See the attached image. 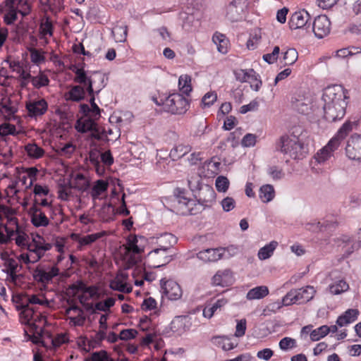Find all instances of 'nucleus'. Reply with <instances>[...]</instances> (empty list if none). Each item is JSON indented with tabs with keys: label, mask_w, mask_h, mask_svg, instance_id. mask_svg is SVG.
Instances as JSON below:
<instances>
[{
	"label": "nucleus",
	"mask_w": 361,
	"mask_h": 361,
	"mask_svg": "<svg viewBox=\"0 0 361 361\" xmlns=\"http://www.w3.org/2000/svg\"><path fill=\"white\" fill-rule=\"evenodd\" d=\"M348 92L342 85H334L324 90V117L329 122H335L343 118L347 106Z\"/></svg>",
	"instance_id": "obj_1"
},
{
	"label": "nucleus",
	"mask_w": 361,
	"mask_h": 361,
	"mask_svg": "<svg viewBox=\"0 0 361 361\" xmlns=\"http://www.w3.org/2000/svg\"><path fill=\"white\" fill-rule=\"evenodd\" d=\"M304 133L307 134L301 127H295L290 135H283L280 137L276 143V149L289 158L302 159L306 153L302 140Z\"/></svg>",
	"instance_id": "obj_2"
},
{
	"label": "nucleus",
	"mask_w": 361,
	"mask_h": 361,
	"mask_svg": "<svg viewBox=\"0 0 361 361\" xmlns=\"http://www.w3.org/2000/svg\"><path fill=\"white\" fill-rule=\"evenodd\" d=\"M352 130L353 123L350 121L345 122L329 143L319 152H317L315 156L316 160L319 163H324L328 160L331 157L332 152L339 147L341 142Z\"/></svg>",
	"instance_id": "obj_3"
},
{
	"label": "nucleus",
	"mask_w": 361,
	"mask_h": 361,
	"mask_svg": "<svg viewBox=\"0 0 361 361\" xmlns=\"http://www.w3.org/2000/svg\"><path fill=\"white\" fill-rule=\"evenodd\" d=\"M190 190L195 192L197 201L209 207L215 201L216 192L212 187L207 184H202L200 179L193 181L188 180Z\"/></svg>",
	"instance_id": "obj_4"
},
{
	"label": "nucleus",
	"mask_w": 361,
	"mask_h": 361,
	"mask_svg": "<svg viewBox=\"0 0 361 361\" xmlns=\"http://www.w3.org/2000/svg\"><path fill=\"white\" fill-rule=\"evenodd\" d=\"M164 111L172 114H183L189 109L188 99L180 93H172L165 97Z\"/></svg>",
	"instance_id": "obj_5"
},
{
	"label": "nucleus",
	"mask_w": 361,
	"mask_h": 361,
	"mask_svg": "<svg viewBox=\"0 0 361 361\" xmlns=\"http://www.w3.org/2000/svg\"><path fill=\"white\" fill-rule=\"evenodd\" d=\"M176 253L173 250L157 247L150 251L147 256V263L149 267L159 268L171 262Z\"/></svg>",
	"instance_id": "obj_6"
},
{
	"label": "nucleus",
	"mask_w": 361,
	"mask_h": 361,
	"mask_svg": "<svg viewBox=\"0 0 361 361\" xmlns=\"http://www.w3.org/2000/svg\"><path fill=\"white\" fill-rule=\"evenodd\" d=\"M249 5L248 0H232L226 9V17L231 22L240 20Z\"/></svg>",
	"instance_id": "obj_7"
},
{
	"label": "nucleus",
	"mask_w": 361,
	"mask_h": 361,
	"mask_svg": "<svg viewBox=\"0 0 361 361\" xmlns=\"http://www.w3.org/2000/svg\"><path fill=\"white\" fill-rule=\"evenodd\" d=\"M345 154L350 159L361 161L360 135L355 133L350 137L345 146Z\"/></svg>",
	"instance_id": "obj_8"
},
{
	"label": "nucleus",
	"mask_w": 361,
	"mask_h": 361,
	"mask_svg": "<svg viewBox=\"0 0 361 361\" xmlns=\"http://www.w3.org/2000/svg\"><path fill=\"white\" fill-rule=\"evenodd\" d=\"M172 204L173 208L176 210L177 214L180 215H187L188 206H190V204H194V200L185 197L184 195V191L180 188H176L174 191Z\"/></svg>",
	"instance_id": "obj_9"
},
{
	"label": "nucleus",
	"mask_w": 361,
	"mask_h": 361,
	"mask_svg": "<svg viewBox=\"0 0 361 361\" xmlns=\"http://www.w3.org/2000/svg\"><path fill=\"white\" fill-rule=\"evenodd\" d=\"M331 22L325 15L318 16L314 18L312 30L315 36L319 39L326 36L330 32Z\"/></svg>",
	"instance_id": "obj_10"
},
{
	"label": "nucleus",
	"mask_w": 361,
	"mask_h": 361,
	"mask_svg": "<svg viewBox=\"0 0 361 361\" xmlns=\"http://www.w3.org/2000/svg\"><path fill=\"white\" fill-rule=\"evenodd\" d=\"M161 288L162 293L171 300H176L182 295L180 286L173 281H164L163 279L161 280Z\"/></svg>",
	"instance_id": "obj_11"
},
{
	"label": "nucleus",
	"mask_w": 361,
	"mask_h": 361,
	"mask_svg": "<svg viewBox=\"0 0 361 361\" xmlns=\"http://www.w3.org/2000/svg\"><path fill=\"white\" fill-rule=\"evenodd\" d=\"M225 250L222 247L207 248L197 253V257L204 262H214L222 258Z\"/></svg>",
	"instance_id": "obj_12"
},
{
	"label": "nucleus",
	"mask_w": 361,
	"mask_h": 361,
	"mask_svg": "<svg viewBox=\"0 0 361 361\" xmlns=\"http://www.w3.org/2000/svg\"><path fill=\"white\" fill-rule=\"evenodd\" d=\"M310 19V16L305 10L295 11L292 14L288 24L292 30L302 28L307 25V22Z\"/></svg>",
	"instance_id": "obj_13"
},
{
	"label": "nucleus",
	"mask_w": 361,
	"mask_h": 361,
	"mask_svg": "<svg viewBox=\"0 0 361 361\" xmlns=\"http://www.w3.org/2000/svg\"><path fill=\"white\" fill-rule=\"evenodd\" d=\"M31 222L35 227H45L49 224V219L39 207H30L28 212Z\"/></svg>",
	"instance_id": "obj_14"
},
{
	"label": "nucleus",
	"mask_w": 361,
	"mask_h": 361,
	"mask_svg": "<svg viewBox=\"0 0 361 361\" xmlns=\"http://www.w3.org/2000/svg\"><path fill=\"white\" fill-rule=\"evenodd\" d=\"M47 103L44 99H39L26 104V109L30 116H38L43 115L47 110Z\"/></svg>",
	"instance_id": "obj_15"
},
{
	"label": "nucleus",
	"mask_w": 361,
	"mask_h": 361,
	"mask_svg": "<svg viewBox=\"0 0 361 361\" xmlns=\"http://www.w3.org/2000/svg\"><path fill=\"white\" fill-rule=\"evenodd\" d=\"M296 291L298 304H303L311 300L316 293L313 286H307L304 288L294 289Z\"/></svg>",
	"instance_id": "obj_16"
},
{
	"label": "nucleus",
	"mask_w": 361,
	"mask_h": 361,
	"mask_svg": "<svg viewBox=\"0 0 361 361\" xmlns=\"http://www.w3.org/2000/svg\"><path fill=\"white\" fill-rule=\"evenodd\" d=\"M357 309H348L336 320V324L341 327L350 324L357 319L359 315Z\"/></svg>",
	"instance_id": "obj_17"
},
{
	"label": "nucleus",
	"mask_w": 361,
	"mask_h": 361,
	"mask_svg": "<svg viewBox=\"0 0 361 361\" xmlns=\"http://www.w3.org/2000/svg\"><path fill=\"white\" fill-rule=\"evenodd\" d=\"M291 106L293 109L300 114H307L310 109L309 99L300 95L293 97L291 99Z\"/></svg>",
	"instance_id": "obj_18"
},
{
	"label": "nucleus",
	"mask_w": 361,
	"mask_h": 361,
	"mask_svg": "<svg viewBox=\"0 0 361 361\" xmlns=\"http://www.w3.org/2000/svg\"><path fill=\"white\" fill-rule=\"evenodd\" d=\"M70 188L77 189L79 191H86L90 183L85 176L82 173H77L73 180L68 182Z\"/></svg>",
	"instance_id": "obj_19"
},
{
	"label": "nucleus",
	"mask_w": 361,
	"mask_h": 361,
	"mask_svg": "<svg viewBox=\"0 0 361 361\" xmlns=\"http://www.w3.org/2000/svg\"><path fill=\"white\" fill-rule=\"evenodd\" d=\"M85 97V90L80 85L73 86L71 89L65 94L66 100H71L76 102L83 100Z\"/></svg>",
	"instance_id": "obj_20"
},
{
	"label": "nucleus",
	"mask_w": 361,
	"mask_h": 361,
	"mask_svg": "<svg viewBox=\"0 0 361 361\" xmlns=\"http://www.w3.org/2000/svg\"><path fill=\"white\" fill-rule=\"evenodd\" d=\"M138 238L145 239L143 236L130 235L127 239V246L126 247V254L132 252L133 254H140L143 252V248H141L138 245Z\"/></svg>",
	"instance_id": "obj_21"
},
{
	"label": "nucleus",
	"mask_w": 361,
	"mask_h": 361,
	"mask_svg": "<svg viewBox=\"0 0 361 361\" xmlns=\"http://www.w3.org/2000/svg\"><path fill=\"white\" fill-rule=\"evenodd\" d=\"M101 152L97 148L91 149L89 152V160L90 163L95 168L96 172L99 175H102L104 173V167L100 164Z\"/></svg>",
	"instance_id": "obj_22"
},
{
	"label": "nucleus",
	"mask_w": 361,
	"mask_h": 361,
	"mask_svg": "<svg viewBox=\"0 0 361 361\" xmlns=\"http://www.w3.org/2000/svg\"><path fill=\"white\" fill-rule=\"evenodd\" d=\"M178 238L172 233H165L161 235L158 242V247L173 250V246L176 244Z\"/></svg>",
	"instance_id": "obj_23"
},
{
	"label": "nucleus",
	"mask_w": 361,
	"mask_h": 361,
	"mask_svg": "<svg viewBox=\"0 0 361 361\" xmlns=\"http://www.w3.org/2000/svg\"><path fill=\"white\" fill-rule=\"evenodd\" d=\"M20 317L22 320V322L30 325L35 328H37L35 322H37V319H35V309L33 307H30L27 306L25 309L20 311Z\"/></svg>",
	"instance_id": "obj_24"
},
{
	"label": "nucleus",
	"mask_w": 361,
	"mask_h": 361,
	"mask_svg": "<svg viewBox=\"0 0 361 361\" xmlns=\"http://www.w3.org/2000/svg\"><path fill=\"white\" fill-rule=\"evenodd\" d=\"M97 125L94 119L88 118L84 121L78 120L75 128L78 132L87 133V131L97 130Z\"/></svg>",
	"instance_id": "obj_25"
},
{
	"label": "nucleus",
	"mask_w": 361,
	"mask_h": 361,
	"mask_svg": "<svg viewBox=\"0 0 361 361\" xmlns=\"http://www.w3.org/2000/svg\"><path fill=\"white\" fill-rule=\"evenodd\" d=\"M192 147L189 145H178L171 150L169 157L173 161H176L189 153Z\"/></svg>",
	"instance_id": "obj_26"
},
{
	"label": "nucleus",
	"mask_w": 361,
	"mask_h": 361,
	"mask_svg": "<svg viewBox=\"0 0 361 361\" xmlns=\"http://www.w3.org/2000/svg\"><path fill=\"white\" fill-rule=\"evenodd\" d=\"M228 302V300L222 298L218 299L212 306H206L203 310V316L206 318L210 319L214 315V312L222 307L225 306Z\"/></svg>",
	"instance_id": "obj_27"
},
{
	"label": "nucleus",
	"mask_w": 361,
	"mask_h": 361,
	"mask_svg": "<svg viewBox=\"0 0 361 361\" xmlns=\"http://www.w3.org/2000/svg\"><path fill=\"white\" fill-rule=\"evenodd\" d=\"M269 294V289L265 286H257L250 289L246 295L247 300H257L264 298Z\"/></svg>",
	"instance_id": "obj_28"
},
{
	"label": "nucleus",
	"mask_w": 361,
	"mask_h": 361,
	"mask_svg": "<svg viewBox=\"0 0 361 361\" xmlns=\"http://www.w3.org/2000/svg\"><path fill=\"white\" fill-rule=\"evenodd\" d=\"M111 34L116 42H124L128 35V26L126 25H116L113 27Z\"/></svg>",
	"instance_id": "obj_29"
},
{
	"label": "nucleus",
	"mask_w": 361,
	"mask_h": 361,
	"mask_svg": "<svg viewBox=\"0 0 361 361\" xmlns=\"http://www.w3.org/2000/svg\"><path fill=\"white\" fill-rule=\"evenodd\" d=\"M71 69L75 74L73 79L75 82L86 85L89 83V80H92V76L87 75V72L83 68H77L74 66Z\"/></svg>",
	"instance_id": "obj_30"
},
{
	"label": "nucleus",
	"mask_w": 361,
	"mask_h": 361,
	"mask_svg": "<svg viewBox=\"0 0 361 361\" xmlns=\"http://www.w3.org/2000/svg\"><path fill=\"white\" fill-rule=\"evenodd\" d=\"M212 40L217 46V49L219 52L222 54L228 52V40L224 35L216 32L213 35Z\"/></svg>",
	"instance_id": "obj_31"
},
{
	"label": "nucleus",
	"mask_w": 361,
	"mask_h": 361,
	"mask_svg": "<svg viewBox=\"0 0 361 361\" xmlns=\"http://www.w3.org/2000/svg\"><path fill=\"white\" fill-rule=\"evenodd\" d=\"M231 271L225 269L218 271L212 277V284L214 286H225L227 285L228 279L231 276Z\"/></svg>",
	"instance_id": "obj_32"
},
{
	"label": "nucleus",
	"mask_w": 361,
	"mask_h": 361,
	"mask_svg": "<svg viewBox=\"0 0 361 361\" xmlns=\"http://www.w3.org/2000/svg\"><path fill=\"white\" fill-rule=\"evenodd\" d=\"M187 328L188 327L185 324V317H176L170 324L171 330L178 335L185 332L187 330Z\"/></svg>",
	"instance_id": "obj_33"
},
{
	"label": "nucleus",
	"mask_w": 361,
	"mask_h": 361,
	"mask_svg": "<svg viewBox=\"0 0 361 361\" xmlns=\"http://www.w3.org/2000/svg\"><path fill=\"white\" fill-rule=\"evenodd\" d=\"M277 245L278 243L273 240L263 247L260 248L257 254L259 259L261 260H265L269 258L273 255V252L276 248Z\"/></svg>",
	"instance_id": "obj_34"
},
{
	"label": "nucleus",
	"mask_w": 361,
	"mask_h": 361,
	"mask_svg": "<svg viewBox=\"0 0 361 361\" xmlns=\"http://www.w3.org/2000/svg\"><path fill=\"white\" fill-rule=\"evenodd\" d=\"M275 195L274 187L271 185H264L259 189V198L263 202L271 201Z\"/></svg>",
	"instance_id": "obj_35"
},
{
	"label": "nucleus",
	"mask_w": 361,
	"mask_h": 361,
	"mask_svg": "<svg viewBox=\"0 0 361 361\" xmlns=\"http://www.w3.org/2000/svg\"><path fill=\"white\" fill-rule=\"evenodd\" d=\"M212 341L214 344L226 351L234 348V344L231 341V339L226 336H213Z\"/></svg>",
	"instance_id": "obj_36"
},
{
	"label": "nucleus",
	"mask_w": 361,
	"mask_h": 361,
	"mask_svg": "<svg viewBox=\"0 0 361 361\" xmlns=\"http://www.w3.org/2000/svg\"><path fill=\"white\" fill-rule=\"evenodd\" d=\"M27 155L33 159H39L44 154V150L35 143H29L25 147Z\"/></svg>",
	"instance_id": "obj_37"
},
{
	"label": "nucleus",
	"mask_w": 361,
	"mask_h": 361,
	"mask_svg": "<svg viewBox=\"0 0 361 361\" xmlns=\"http://www.w3.org/2000/svg\"><path fill=\"white\" fill-rule=\"evenodd\" d=\"M108 183L103 180H98L92 187L91 196L93 200L99 198V196L107 190Z\"/></svg>",
	"instance_id": "obj_38"
},
{
	"label": "nucleus",
	"mask_w": 361,
	"mask_h": 361,
	"mask_svg": "<svg viewBox=\"0 0 361 361\" xmlns=\"http://www.w3.org/2000/svg\"><path fill=\"white\" fill-rule=\"evenodd\" d=\"M178 86L183 94L189 95L192 91L190 76L188 75H180L178 80Z\"/></svg>",
	"instance_id": "obj_39"
},
{
	"label": "nucleus",
	"mask_w": 361,
	"mask_h": 361,
	"mask_svg": "<svg viewBox=\"0 0 361 361\" xmlns=\"http://www.w3.org/2000/svg\"><path fill=\"white\" fill-rule=\"evenodd\" d=\"M333 225H334V223H329L328 221H324L323 223H321L319 221H318V222L314 221V222L307 223L305 225V228L307 230H308L310 231H312L314 233H317V232H320V231H324L326 229L327 227H329L330 226H333Z\"/></svg>",
	"instance_id": "obj_40"
},
{
	"label": "nucleus",
	"mask_w": 361,
	"mask_h": 361,
	"mask_svg": "<svg viewBox=\"0 0 361 361\" xmlns=\"http://www.w3.org/2000/svg\"><path fill=\"white\" fill-rule=\"evenodd\" d=\"M183 20V27L185 30H190L192 27L196 26L198 23V20L195 18V15L192 13H184L181 16Z\"/></svg>",
	"instance_id": "obj_41"
},
{
	"label": "nucleus",
	"mask_w": 361,
	"mask_h": 361,
	"mask_svg": "<svg viewBox=\"0 0 361 361\" xmlns=\"http://www.w3.org/2000/svg\"><path fill=\"white\" fill-rule=\"evenodd\" d=\"M18 12L20 13L23 16L27 15L26 12L18 11L16 8L8 9V12L4 16V23L8 25H13L18 18Z\"/></svg>",
	"instance_id": "obj_42"
},
{
	"label": "nucleus",
	"mask_w": 361,
	"mask_h": 361,
	"mask_svg": "<svg viewBox=\"0 0 361 361\" xmlns=\"http://www.w3.org/2000/svg\"><path fill=\"white\" fill-rule=\"evenodd\" d=\"M298 58V53L294 48H290L286 50L283 54V62L285 66L293 65Z\"/></svg>",
	"instance_id": "obj_43"
},
{
	"label": "nucleus",
	"mask_w": 361,
	"mask_h": 361,
	"mask_svg": "<svg viewBox=\"0 0 361 361\" xmlns=\"http://www.w3.org/2000/svg\"><path fill=\"white\" fill-rule=\"evenodd\" d=\"M329 334V329L327 325H323L317 329L312 330L310 332V339L313 341H317L322 338H324Z\"/></svg>",
	"instance_id": "obj_44"
},
{
	"label": "nucleus",
	"mask_w": 361,
	"mask_h": 361,
	"mask_svg": "<svg viewBox=\"0 0 361 361\" xmlns=\"http://www.w3.org/2000/svg\"><path fill=\"white\" fill-rule=\"evenodd\" d=\"M110 288L114 290H118L124 293H130L132 291V288L127 287V285L126 283H123L122 280H120L118 279V276H117L114 280L111 281Z\"/></svg>",
	"instance_id": "obj_45"
},
{
	"label": "nucleus",
	"mask_w": 361,
	"mask_h": 361,
	"mask_svg": "<svg viewBox=\"0 0 361 361\" xmlns=\"http://www.w3.org/2000/svg\"><path fill=\"white\" fill-rule=\"evenodd\" d=\"M349 288L348 284L343 280H340L335 284L329 286V290L334 295L341 294Z\"/></svg>",
	"instance_id": "obj_46"
},
{
	"label": "nucleus",
	"mask_w": 361,
	"mask_h": 361,
	"mask_svg": "<svg viewBox=\"0 0 361 361\" xmlns=\"http://www.w3.org/2000/svg\"><path fill=\"white\" fill-rule=\"evenodd\" d=\"M105 235V231L87 235L81 238L79 240V243L82 245H90L91 243L95 242L97 240L104 236Z\"/></svg>",
	"instance_id": "obj_47"
},
{
	"label": "nucleus",
	"mask_w": 361,
	"mask_h": 361,
	"mask_svg": "<svg viewBox=\"0 0 361 361\" xmlns=\"http://www.w3.org/2000/svg\"><path fill=\"white\" fill-rule=\"evenodd\" d=\"M32 83L35 88L39 89L42 87L47 86L49 83V80L46 75L39 74L35 77L32 76Z\"/></svg>",
	"instance_id": "obj_48"
},
{
	"label": "nucleus",
	"mask_w": 361,
	"mask_h": 361,
	"mask_svg": "<svg viewBox=\"0 0 361 361\" xmlns=\"http://www.w3.org/2000/svg\"><path fill=\"white\" fill-rule=\"evenodd\" d=\"M13 301L16 303V307L18 310H23L28 305L27 295L20 294L13 298Z\"/></svg>",
	"instance_id": "obj_49"
},
{
	"label": "nucleus",
	"mask_w": 361,
	"mask_h": 361,
	"mask_svg": "<svg viewBox=\"0 0 361 361\" xmlns=\"http://www.w3.org/2000/svg\"><path fill=\"white\" fill-rule=\"evenodd\" d=\"M217 99V94L215 92H209L206 93L201 102V106L202 108L206 106H211Z\"/></svg>",
	"instance_id": "obj_50"
},
{
	"label": "nucleus",
	"mask_w": 361,
	"mask_h": 361,
	"mask_svg": "<svg viewBox=\"0 0 361 361\" xmlns=\"http://www.w3.org/2000/svg\"><path fill=\"white\" fill-rule=\"evenodd\" d=\"M83 361H114L113 359H109L106 351L101 350L92 354L91 357H85Z\"/></svg>",
	"instance_id": "obj_51"
},
{
	"label": "nucleus",
	"mask_w": 361,
	"mask_h": 361,
	"mask_svg": "<svg viewBox=\"0 0 361 361\" xmlns=\"http://www.w3.org/2000/svg\"><path fill=\"white\" fill-rule=\"evenodd\" d=\"M282 303L283 306H288L293 304H298L297 294L294 289H291L286 295L282 298Z\"/></svg>",
	"instance_id": "obj_52"
},
{
	"label": "nucleus",
	"mask_w": 361,
	"mask_h": 361,
	"mask_svg": "<svg viewBox=\"0 0 361 361\" xmlns=\"http://www.w3.org/2000/svg\"><path fill=\"white\" fill-rule=\"evenodd\" d=\"M4 109L5 112L8 115H13L17 109L11 106V100L9 98H3L0 102V110Z\"/></svg>",
	"instance_id": "obj_53"
},
{
	"label": "nucleus",
	"mask_w": 361,
	"mask_h": 361,
	"mask_svg": "<svg viewBox=\"0 0 361 361\" xmlns=\"http://www.w3.org/2000/svg\"><path fill=\"white\" fill-rule=\"evenodd\" d=\"M34 278L35 279V280L43 283H48L49 281H51L48 272L39 269H37L35 271Z\"/></svg>",
	"instance_id": "obj_54"
},
{
	"label": "nucleus",
	"mask_w": 361,
	"mask_h": 361,
	"mask_svg": "<svg viewBox=\"0 0 361 361\" xmlns=\"http://www.w3.org/2000/svg\"><path fill=\"white\" fill-rule=\"evenodd\" d=\"M215 185L219 192H224L228 188L229 181L226 177L221 176L216 179Z\"/></svg>",
	"instance_id": "obj_55"
},
{
	"label": "nucleus",
	"mask_w": 361,
	"mask_h": 361,
	"mask_svg": "<svg viewBox=\"0 0 361 361\" xmlns=\"http://www.w3.org/2000/svg\"><path fill=\"white\" fill-rule=\"evenodd\" d=\"M296 346V341L290 337H285L279 342V347L283 350H288Z\"/></svg>",
	"instance_id": "obj_56"
},
{
	"label": "nucleus",
	"mask_w": 361,
	"mask_h": 361,
	"mask_svg": "<svg viewBox=\"0 0 361 361\" xmlns=\"http://www.w3.org/2000/svg\"><path fill=\"white\" fill-rule=\"evenodd\" d=\"M16 128L14 125L11 123H3L0 125V135L6 136L8 135H16Z\"/></svg>",
	"instance_id": "obj_57"
},
{
	"label": "nucleus",
	"mask_w": 361,
	"mask_h": 361,
	"mask_svg": "<svg viewBox=\"0 0 361 361\" xmlns=\"http://www.w3.org/2000/svg\"><path fill=\"white\" fill-rule=\"evenodd\" d=\"M206 205L202 204L201 202H195L194 201V204H190L188 206V212H187V215H196L199 213H201L205 208Z\"/></svg>",
	"instance_id": "obj_58"
},
{
	"label": "nucleus",
	"mask_w": 361,
	"mask_h": 361,
	"mask_svg": "<svg viewBox=\"0 0 361 361\" xmlns=\"http://www.w3.org/2000/svg\"><path fill=\"white\" fill-rule=\"evenodd\" d=\"M349 51H350V56H356V68L361 71V48L357 47H348Z\"/></svg>",
	"instance_id": "obj_59"
},
{
	"label": "nucleus",
	"mask_w": 361,
	"mask_h": 361,
	"mask_svg": "<svg viewBox=\"0 0 361 361\" xmlns=\"http://www.w3.org/2000/svg\"><path fill=\"white\" fill-rule=\"evenodd\" d=\"M137 334V331L135 329H123L121 331L119 334V338L121 340L128 341L134 338Z\"/></svg>",
	"instance_id": "obj_60"
},
{
	"label": "nucleus",
	"mask_w": 361,
	"mask_h": 361,
	"mask_svg": "<svg viewBox=\"0 0 361 361\" xmlns=\"http://www.w3.org/2000/svg\"><path fill=\"white\" fill-rule=\"evenodd\" d=\"M221 206L224 211L228 212L231 211L235 207V201L233 198L226 197L221 201Z\"/></svg>",
	"instance_id": "obj_61"
},
{
	"label": "nucleus",
	"mask_w": 361,
	"mask_h": 361,
	"mask_svg": "<svg viewBox=\"0 0 361 361\" xmlns=\"http://www.w3.org/2000/svg\"><path fill=\"white\" fill-rule=\"evenodd\" d=\"M256 138L257 137L255 135L247 133L243 137L241 141V145L245 147H252L256 143Z\"/></svg>",
	"instance_id": "obj_62"
},
{
	"label": "nucleus",
	"mask_w": 361,
	"mask_h": 361,
	"mask_svg": "<svg viewBox=\"0 0 361 361\" xmlns=\"http://www.w3.org/2000/svg\"><path fill=\"white\" fill-rule=\"evenodd\" d=\"M156 307H157V302L154 298H152L151 297L144 300V301L141 305V308L144 311L152 310L155 309Z\"/></svg>",
	"instance_id": "obj_63"
},
{
	"label": "nucleus",
	"mask_w": 361,
	"mask_h": 361,
	"mask_svg": "<svg viewBox=\"0 0 361 361\" xmlns=\"http://www.w3.org/2000/svg\"><path fill=\"white\" fill-rule=\"evenodd\" d=\"M30 58L32 62L36 64L44 61V56L36 49H30Z\"/></svg>",
	"instance_id": "obj_64"
}]
</instances>
